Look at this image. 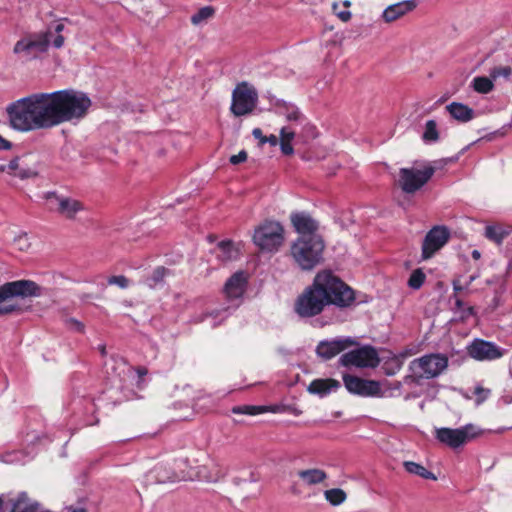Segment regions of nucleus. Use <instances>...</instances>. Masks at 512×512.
Returning a JSON list of instances; mask_svg holds the SVG:
<instances>
[{
    "label": "nucleus",
    "instance_id": "obj_46",
    "mask_svg": "<svg viewBox=\"0 0 512 512\" xmlns=\"http://www.w3.org/2000/svg\"><path fill=\"white\" fill-rule=\"evenodd\" d=\"M263 409H265V413L266 412H271V413H284V412H286V406L285 405H280V404H275V405H270V406H263Z\"/></svg>",
    "mask_w": 512,
    "mask_h": 512
},
{
    "label": "nucleus",
    "instance_id": "obj_33",
    "mask_svg": "<svg viewBox=\"0 0 512 512\" xmlns=\"http://www.w3.org/2000/svg\"><path fill=\"white\" fill-rule=\"evenodd\" d=\"M215 13V10L211 6H205L200 8L196 13L191 16V23L193 25H200L203 22L211 18Z\"/></svg>",
    "mask_w": 512,
    "mask_h": 512
},
{
    "label": "nucleus",
    "instance_id": "obj_29",
    "mask_svg": "<svg viewBox=\"0 0 512 512\" xmlns=\"http://www.w3.org/2000/svg\"><path fill=\"white\" fill-rule=\"evenodd\" d=\"M485 237L497 244H501L504 238L508 235V231L504 230L499 225H488L485 228Z\"/></svg>",
    "mask_w": 512,
    "mask_h": 512
},
{
    "label": "nucleus",
    "instance_id": "obj_49",
    "mask_svg": "<svg viewBox=\"0 0 512 512\" xmlns=\"http://www.w3.org/2000/svg\"><path fill=\"white\" fill-rule=\"evenodd\" d=\"M333 10L336 15L344 22H347L351 19V12L348 10L337 12V4L333 5Z\"/></svg>",
    "mask_w": 512,
    "mask_h": 512
},
{
    "label": "nucleus",
    "instance_id": "obj_45",
    "mask_svg": "<svg viewBox=\"0 0 512 512\" xmlns=\"http://www.w3.org/2000/svg\"><path fill=\"white\" fill-rule=\"evenodd\" d=\"M67 323V326L70 328V329H73L75 331H78V332H83L84 331V325L83 323H81L80 321H78L77 319H74V318H70L66 321Z\"/></svg>",
    "mask_w": 512,
    "mask_h": 512
},
{
    "label": "nucleus",
    "instance_id": "obj_60",
    "mask_svg": "<svg viewBox=\"0 0 512 512\" xmlns=\"http://www.w3.org/2000/svg\"><path fill=\"white\" fill-rule=\"evenodd\" d=\"M63 29H64V25L59 23L55 27V32L60 33V32H62Z\"/></svg>",
    "mask_w": 512,
    "mask_h": 512
},
{
    "label": "nucleus",
    "instance_id": "obj_52",
    "mask_svg": "<svg viewBox=\"0 0 512 512\" xmlns=\"http://www.w3.org/2000/svg\"><path fill=\"white\" fill-rule=\"evenodd\" d=\"M11 146V142L0 136V150H9Z\"/></svg>",
    "mask_w": 512,
    "mask_h": 512
},
{
    "label": "nucleus",
    "instance_id": "obj_47",
    "mask_svg": "<svg viewBox=\"0 0 512 512\" xmlns=\"http://www.w3.org/2000/svg\"><path fill=\"white\" fill-rule=\"evenodd\" d=\"M280 149L285 155H292L294 152L291 142L288 141H280Z\"/></svg>",
    "mask_w": 512,
    "mask_h": 512
},
{
    "label": "nucleus",
    "instance_id": "obj_2",
    "mask_svg": "<svg viewBox=\"0 0 512 512\" xmlns=\"http://www.w3.org/2000/svg\"><path fill=\"white\" fill-rule=\"evenodd\" d=\"M355 301L354 291L330 270L318 272L311 285L295 300L294 312L301 319L321 314L325 307H348Z\"/></svg>",
    "mask_w": 512,
    "mask_h": 512
},
{
    "label": "nucleus",
    "instance_id": "obj_41",
    "mask_svg": "<svg viewBox=\"0 0 512 512\" xmlns=\"http://www.w3.org/2000/svg\"><path fill=\"white\" fill-rule=\"evenodd\" d=\"M107 283L109 285H117L122 289H126L130 285V281L124 275L111 276L108 278Z\"/></svg>",
    "mask_w": 512,
    "mask_h": 512
},
{
    "label": "nucleus",
    "instance_id": "obj_28",
    "mask_svg": "<svg viewBox=\"0 0 512 512\" xmlns=\"http://www.w3.org/2000/svg\"><path fill=\"white\" fill-rule=\"evenodd\" d=\"M404 467L407 472L417 475V476H420L423 479H432V480L436 479L435 475L432 472H430L424 466H422L416 462L406 461V462H404Z\"/></svg>",
    "mask_w": 512,
    "mask_h": 512
},
{
    "label": "nucleus",
    "instance_id": "obj_19",
    "mask_svg": "<svg viewBox=\"0 0 512 512\" xmlns=\"http://www.w3.org/2000/svg\"><path fill=\"white\" fill-rule=\"evenodd\" d=\"M349 344V339L322 340L316 347V354L324 360H329L344 351Z\"/></svg>",
    "mask_w": 512,
    "mask_h": 512
},
{
    "label": "nucleus",
    "instance_id": "obj_53",
    "mask_svg": "<svg viewBox=\"0 0 512 512\" xmlns=\"http://www.w3.org/2000/svg\"><path fill=\"white\" fill-rule=\"evenodd\" d=\"M32 175V172L29 170H19L14 173V176L20 177L22 179L28 178Z\"/></svg>",
    "mask_w": 512,
    "mask_h": 512
},
{
    "label": "nucleus",
    "instance_id": "obj_21",
    "mask_svg": "<svg viewBox=\"0 0 512 512\" xmlns=\"http://www.w3.org/2000/svg\"><path fill=\"white\" fill-rule=\"evenodd\" d=\"M273 106L279 115H283L289 122H300L303 118L300 110L292 103L282 99H275Z\"/></svg>",
    "mask_w": 512,
    "mask_h": 512
},
{
    "label": "nucleus",
    "instance_id": "obj_8",
    "mask_svg": "<svg viewBox=\"0 0 512 512\" xmlns=\"http://www.w3.org/2000/svg\"><path fill=\"white\" fill-rule=\"evenodd\" d=\"M257 103V90L247 82H241L232 92L230 110L237 117L249 115L254 111Z\"/></svg>",
    "mask_w": 512,
    "mask_h": 512
},
{
    "label": "nucleus",
    "instance_id": "obj_36",
    "mask_svg": "<svg viewBox=\"0 0 512 512\" xmlns=\"http://www.w3.org/2000/svg\"><path fill=\"white\" fill-rule=\"evenodd\" d=\"M425 142H435L438 140L437 124L434 120H428L425 125V131L422 136Z\"/></svg>",
    "mask_w": 512,
    "mask_h": 512
},
{
    "label": "nucleus",
    "instance_id": "obj_23",
    "mask_svg": "<svg viewBox=\"0 0 512 512\" xmlns=\"http://www.w3.org/2000/svg\"><path fill=\"white\" fill-rule=\"evenodd\" d=\"M446 110L453 119L462 123H466L474 118V110L460 102L448 104Z\"/></svg>",
    "mask_w": 512,
    "mask_h": 512
},
{
    "label": "nucleus",
    "instance_id": "obj_61",
    "mask_svg": "<svg viewBox=\"0 0 512 512\" xmlns=\"http://www.w3.org/2000/svg\"><path fill=\"white\" fill-rule=\"evenodd\" d=\"M69 512H86L83 508H69Z\"/></svg>",
    "mask_w": 512,
    "mask_h": 512
},
{
    "label": "nucleus",
    "instance_id": "obj_39",
    "mask_svg": "<svg viewBox=\"0 0 512 512\" xmlns=\"http://www.w3.org/2000/svg\"><path fill=\"white\" fill-rule=\"evenodd\" d=\"M14 245L19 251L26 252L31 248V241L26 233H22L15 237Z\"/></svg>",
    "mask_w": 512,
    "mask_h": 512
},
{
    "label": "nucleus",
    "instance_id": "obj_13",
    "mask_svg": "<svg viewBox=\"0 0 512 512\" xmlns=\"http://www.w3.org/2000/svg\"><path fill=\"white\" fill-rule=\"evenodd\" d=\"M339 363L344 367H376L379 363L377 351L371 346H363L344 353Z\"/></svg>",
    "mask_w": 512,
    "mask_h": 512
},
{
    "label": "nucleus",
    "instance_id": "obj_64",
    "mask_svg": "<svg viewBox=\"0 0 512 512\" xmlns=\"http://www.w3.org/2000/svg\"><path fill=\"white\" fill-rule=\"evenodd\" d=\"M8 172V168L6 164L0 165V172Z\"/></svg>",
    "mask_w": 512,
    "mask_h": 512
},
{
    "label": "nucleus",
    "instance_id": "obj_3",
    "mask_svg": "<svg viewBox=\"0 0 512 512\" xmlns=\"http://www.w3.org/2000/svg\"><path fill=\"white\" fill-rule=\"evenodd\" d=\"M324 249L320 235L299 236L292 242L290 254L301 270L311 271L323 262Z\"/></svg>",
    "mask_w": 512,
    "mask_h": 512
},
{
    "label": "nucleus",
    "instance_id": "obj_48",
    "mask_svg": "<svg viewBox=\"0 0 512 512\" xmlns=\"http://www.w3.org/2000/svg\"><path fill=\"white\" fill-rule=\"evenodd\" d=\"M7 165L8 172L12 175L18 171L19 168V158L15 157L12 160L9 161Z\"/></svg>",
    "mask_w": 512,
    "mask_h": 512
},
{
    "label": "nucleus",
    "instance_id": "obj_62",
    "mask_svg": "<svg viewBox=\"0 0 512 512\" xmlns=\"http://www.w3.org/2000/svg\"><path fill=\"white\" fill-rule=\"evenodd\" d=\"M401 386H402V385H401V382H398V381H397V382H395V383L393 384V386L391 387V389L400 390Z\"/></svg>",
    "mask_w": 512,
    "mask_h": 512
},
{
    "label": "nucleus",
    "instance_id": "obj_11",
    "mask_svg": "<svg viewBox=\"0 0 512 512\" xmlns=\"http://www.w3.org/2000/svg\"><path fill=\"white\" fill-rule=\"evenodd\" d=\"M346 389L355 395L362 397H385L388 396L382 384L375 380H366L357 376L346 374L343 376Z\"/></svg>",
    "mask_w": 512,
    "mask_h": 512
},
{
    "label": "nucleus",
    "instance_id": "obj_20",
    "mask_svg": "<svg viewBox=\"0 0 512 512\" xmlns=\"http://www.w3.org/2000/svg\"><path fill=\"white\" fill-rule=\"evenodd\" d=\"M340 386V382L335 379H315L309 384L307 391L319 397H325L337 391Z\"/></svg>",
    "mask_w": 512,
    "mask_h": 512
},
{
    "label": "nucleus",
    "instance_id": "obj_6",
    "mask_svg": "<svg viewBox=\"0 0 512 512\" xmlns=\"http://www.w3.org/2000/svg\"><path fill=\"white\" fill-rule=\"evenodd\" d=\"M284 234L285 230L280 222L265 220L255 228L252 240L260 250L275 253L284 243Z\"/></svg>",
    "mask_w": 512,
    "mask_h": 512
},
{
    "label": "nucleus",
    "instance_id": "obj_4",
    "mask_svg": "<svg viewBox=\"0 0 512 512\" xmlns=\"http://www.w3.org/2000/svg\"><path fill=\"white\" fill-rule=\"evenodd\" d=\"M448 367V357L442 353H429L412 360L409 364L410 375L405 383L419 384L421 380L433 379L441 375Z\"/></svg>",
    "mask_w": 512,
    "mask_h": 512
},
{
    "label": "nucleus",
    "instance_id": "obj_58",
    "mask_svg": "<svg viewBox=\"0 0 512 512\" xmlns=\"http://www.w3.org/2000/svg\"><path fill=\"white\" fill-rule=\"evenodd\" d=\"M453 289L454 292L457 293L459 291H462L464 288L458 282H453Z\"/></svg>",
    "mask_w": 512,
    "mask_h": 512
},
{
    "label": "nucleus",
    "instance_id": "obj_5",
    "mask_svg": "<svg viewBox=\"0 0 512 512\" xmlns=\"http://www.w3.org/2000/svg\"><path fill=\"white\" fill-rule=\"evenodd\" d=\"M41 288L31 280H17L0 286V315H7L18 310L12 301L16 297L39 296Z\"/></svg>",
    "mask_w": 512,
    "mask_h": 512
},
{
    "label": "nucleus",
    "instance_id": "obj_27",
    "mask_svg": "<svg viewBox=\"0 0 512 512\" xmlns=\"http://www.w3.org/2000/svg\"><path fill=\"white\" fill-rule=\"evenodd\" d=\"M228 468L219 462H213L207 475L203 476L208 482H218L226 477Z\"/></svg>",
    "mask_w": 512,
    "mask_h": 512
},
{
    "label": "nucleus",
    "instance_id": "obj_54",
    "mask_svg": "<svg viewBox=\"0 0 512 512\" xmlns=\"http://www.w3.org/2000/svg\"><path fill=\"white\" fill-rule=\"evenodd\" d=\"M286 412H290L295 416H299L302 414V411L300 409H298L296 407H290V406H286Z\"/></svg>",
    "mask_w": 512,
    "mask_h": 512
},
{
    "label": "nucleus",
    "instance_id": "obj_25",
    "mask_svg": "<svg viewBox=\"0 0 512 512\" xmlns=\"http://www.w3.org/2000/svg\"><path fill=\"white\" fill-rule=\"evenodd\" d=\"M39 504L32 502L25 492H21L12 503L11 512H37Z\"/></svg>",
    "mask_w": 512,
    "mask_h": 512
},
{
    "label": "nucleus",
    "instance_id": "obj_34",
    "mask_svg": "<svg viewBox=\"0 0 512 512\" xmlns=\"http://www.w3.org/2000/svg\"><path fill=\"white\" fill-rule=\"evenodd\" d=\"M452 299H454V312L459 314L461 320H466L470 316L473 315L472 307H465L464 302L455 294Z\"/></svg>",
    "mask_w": 512,
    "mask_h": 512
},
{
    "label": "nucleus",
    "instance_id": "obj_15",
    "mask_svg": "<svg viewBox=\"0 0 512 512\" xmlns=\"http://www.w3.org/2000/svg\"><path fill=\"white\" fill-rule=\"evenodd\" d=\"M450 232L445 226L433 227L425 236L422 244V258L429 259L449 240Z\"/></svg>",
    "mask_w": 512,
    "mask_h": 512
},
{
    "label": "nucleus",
    "instance_id": "obj_43",
    "mask_svg": "<svg viewBox=\"0 0 512 512\" xmlns=\"http://www.w3.org/2000/svg\"><path fill=\"white\" fill-rule=\"evenodd\" d=\"M295 137V131L291 127H283L280 130V141L291 142Z\"/></svg>",
    "mask_w": 512,
    "mask_h": 512
},
{
    "label": "nucleus",
    "instance_id": "obj_26",
    "mask_svg": "<svg viewBox=\"0 0 512 512\" xmlns=\"http://www.w3.org/2000/svg\"><path fill=\"white\" fill-rule=\"evenodd\" d=\"M217 258L223 262L234 260L238 257V250L234 247L232 241L224 240L217 245Z\"/></svg>",
    "mask_w": 512,
    "mask_h": 512
},
{
    "label": "nucleus",
    "instance_id": "obj_51",
    "mask_svg": "<svg viewBox=\"0 0 512 512\" xmlns=\"http://www.w3.org/2000/svg\"><path fill=\"white\" fill-rule=\"evenodd\" d=\"M64 44V37L62 35H57L53 42H52V45L55 47V48H61Z\"/></svg>",
    "mask_w": 512,
    "mask_h": 512
},
{
    "label": "nucleus",
    "instance_id": "obj_42",
    "mask_svg": "<svg viewBox=\"0 0 512 512\" xmlns=\"http://www.w3.org/2000/svg\"><path fill=\"white\" fill-rule=\"evenodd\" d=\"M474 394L476 395V403L479 405L483 403L490 395V390L483 388L482 386H476L474 390Z\"/></svg>",
    "mask_w": 512,
    "mask_h": 512
},
{
    "label": "nucleus",
    "instance_id": "obj_44",
    "mask_svg": "<svg viewBox=\"0 0 512 512\" xmlns=\"http://www.w3.org/2000/svg\"><path fill=\"white\" fill-rule=\"evenodd\" d=\"M247 160V152L245 150H241L238 154L232 155L229 159L230 163L233 165L240 164Z\"/></svg>",
    "mask_w": 512,
    "mask_h": 512
},
{
    "label": "nucleus",
    "instance_id": "obj_56",
    "mask_svg": "<svg viewBox=\"0 0 512 512\" xmlns=\"http://www.w3.org/2000/svg\"><path fill=\"white\" fill-rule=\"evenodd\" d=\"M136 372H137L139 378H142L143 376H145L147 374V369L145 367H138L136 369Z\"/></svg>",
    "mask_w": 512,
    "mask_h": 512
},
{
    "label": "nucleus",
    "instance_id": "obj_18",
    "mask_svg": "<svg viewBox=\"0 0 512 512\" xmlns=\"http://www.w3.org/2000/svg\"><path fill=\"white\" fill-rule=\"evenodd\" d=\"M417 0H404L389 5L382 12V19L386 23H392L416 9Z\"/></svg>",
    "mask_w": 512,
    "mask_h": 512
},
{
    "label": "nucleus",
    "instance_id": "obj_24",
    "mask_svg": "<svg viewBox=\"0 0 512 512\" xmlns=\"http://www.w3.org/2000/svg\"><path fill=\"white\" fill-rule=\"evenodd\" d=\"M298 476L308 486L320 484L328 477L324 470L318 468L300 470Z\"/></svg>",
    "mask_w": 512,
    "mask_h": 512
},
{
    "label": "nucleus",
    "instance_id": "obj_35",
    "mask_svg": "<svg viewBox=\"0 0 512 512\" xmlns=\"http://www.w3.org/2000/svg\"><path fill=\"white\" fill-rule=\"evenodd\" d=\"M232 413L254 416L265 413V409H263V406L242 405L233 407Z\"/></svg>",
    "mask_w": 512,
    "mask_h": 512
},
{
    "label": "nucleus",
    "instance_id": "obj_32",
    "mask_svg": "<svg viewBox=\"0 0 512 512\" xmlns=\"http://www.w3.org/2000/svg\"><path fill=\"white\" fill-rule=\"evenodd\" d=\"M324 497L331 505L338 506L346 500L347 495L344 490L340 488H333L326 490L324 492Z\"/></svg>",
    "mask_w": 512,
    "mask_h": 512
},
{
    "label": "nucleus",
    "instance_id": "obj_30",
    "mask_svg": "<svg viewBox=\"0 0 512 512\" xmlns=\"http://www.w3.org/2000/svg\"><path fill=\"white\" fill-rule=\"evenodd\" d=\"M168 274V270L163 266L156 267L150 276L144 279V283L150 287L155 288L157 285L164 281L165 276Z\"/></svg>",
    "mask_w": 512,
    "mask_h": 512
},
{
    "label": "nucleus",
    "instance_id": "obj_12",
    "mask_svg": "<svg viewBox=\"0 0 512 512\" xmlns=\"http://www.w3.org/2000/svg\"><path fill=\"white\" fill-rule=\"evenodd\" d=\"M476 436V428L472 424L456 429L443 427L436 430L437 440L453 449L461 447Z\"/></svg>",
    "mask_w": 512,
    "mask_h": 512
},
{
    "label": "nucleus",
    "instance_id": "obj_50",
    "mask_svg": "<svg viewBox=\"0 0 512 512\" xmlns=\"http://www.w3.org/2000/svg\"><path fill=\"white\" fill-rule=\"evenodd\" d=\"M261 143H269L272 146H276L278 144V138L275 135H270L268 137L261 139Z\"/></svg>",
    "mask_w": 512,
    "mask_h": 512
},
{
    "label": "nucleus",
    "instance_id": "obj_55",
    "mask_svg": "<svg viewBox=\"0 0 512 512\" xmlns=\"http://www.w3.org/2000/svg\"><path fill=\"white\" fill-rule=\"evenodd\" d=\"M252 135L256 138V139H259L261 141V139L265 138V136L262 135V131L260 128H255L253 131H252Z\"/></svg>",
    "mask_w": 512,
    "mask_h": 512
},
{
    "label": "nucleus",
    "instance_id": "obj_10",
    "mask_svg": "<svg viewBox=\"0 0 512 512\" xmlns=\"http://www.w3.org/2000/svg\"><path fill=\"white\" fill-rule=\"evenodd\" d=\"M434 167L426 166L423 169L401 168L399 170V186L408 194L421 189L433 176Z\"/></svg>",
    "mask_w": 512,
    "mask_h": 512
},
{
    "label": "nucleus",
    "instance_id": "obj_63",
    "mask_svg": "<svg viewBox=\"0 0 512 512\" xmlns=\"http://www.w3.org/2000/svg\"><path fill=\"white\" fill-rule=\"evenodd\" d=\"M0 512H4V500L2 496H0Z\"/></svg>",
    "mask_w": 512,
    "mask_h": 512
},
{
    "label": "nucleus",
    "instance_id": "obj_22",
    "mask_svg": "<svg viewBox=\"0 0 512 512\" xmlns=\"http://www.w3.org/2000/svg\"><path fill=\"white\" fill-rule=\"evenodd\" d=\"M107 374L114 375L119 379H122L127 372L132 371L126 361L119 356H111L104 364Z\"/></svg>",
    "mask_w": 512,
    "mask_h": 512
},
{
    "label": "nucleus",
    "instance_id": "obj_7",
    "mask_svg": "<svg viewBox=\"0 0 512 512\" xmlns=\"http://www.w3.org/2000/svg\"><path fill=\"white\" fill-rule=\"evenodd\" d=\"M50 45V34L36 33L24 37L17 41L13 48V53L18 56L22 63H27L38 59L46 53Z\"/></svg>",
    "mask_w": 512,
    "mask_h": 512
},
{
    "label": "nucleus",
    "instance_id": "obj_31",
    "mask_svg": "<svg viewBox=\"0 0 512 512\" xmlns=\"http://www.w3.org/2000/svg\"><path fill=\"white\" fill-rule=\"evenodd\" d=\"M473 89L481 94H487L493 90V79L490 77L478 76L472 80Z\"/></svg>",
    "mask_w": 512,
    "mask_h": 512
},
{
    "label": "nucleus",
    "instance_id": "obj_17",
    "mask_svg": "<svg viewBox=\"0 0 512 512\" xmlns=\"http://www.w3.org/2000/svg\"><path fill=\"white\" fill-rule=\"evenodd\" d=\"M291 223L299 236L318 235V222L306 212H294L290 216Z\"/></svg>",
    "mask_w": 512,
    "mask_h": 512
},
{
    "label": "nucleus",
    "instance_id": "obj_59",
    "mask_svg": "<svg viewBox=\"0 0 512 512\" xmlns=\"http://www.w3.org/2000/svg\"><path fill=\"white\" fill-rule=\"evenodd\" d=\"M471 255H472V258L475 260H478L481 257V253L478 250H473Z\"/></svg>",
    "mask_w": 512,
    "mask_h": 512
},
{
    "label": "nucleus",
    "instance_id": "obj_40",
    "mask_svg": "<svg viewBox=\"0 0 512 512\" xmlns=\"http://www.w3.org/2000/svg\"><path fill=\"white\" fill-rule=\"evenodd\" d=\"M512 73L511 67L509 66H499L495 67L490 71V77L493 80H496L499 77L509 78Z\"/></svg>",
    "mask_w": 512,
    "mask_h": 512
},
{
    "label": "nucleus",
    "instance_id": "obj_9",
    "mask_svg": "<svg viewBox=\"0 0 512 512\" xmlns=\"http://www.w3.org/2000/svg\"><path fill=\"white\" fill-rule=\"evenodd\" d=\"M45 205L50 212L72 220L75 219L78 212L84 209L83 204L77 199L59 195L56 192H47L44 194Z\"/></svg>",
    "mask_w": 512,
    "mask_h": 512
},
{
    "label": "nucleus",
    "instance_id": "obj_38",
    "mask_svg": "<svg viewBox=\"0 0 512 512\" xmlns=\"http://www.w3.org/2000/svg\"><path fill=\"white\" fill-rule=\"evenodd\" d=\"M228 316V308L222 310H216L209 313H204L201 316L195 318V322H203L207 318H212L213 320L220 317V322L223 321Z\"/></svg>",
    "mask_w": 512,
    "mask_h": 512
},
{
    "label": "nucleus",
    "instance_id": "obj_37",
    "mask_svg": "<svg viewBox=\"0 0 512 512\" xmlns=\"http://www.w3.org/2000/svg\"><path fill=\"white\" fill-rule=\"evenodd\" d=\"M425 274L421 269H416L412 272L408 280V286L414 290H418L424 284Z\"/></svg>",
    "mask_w": 512,
    "mask_h": 512
},
{
    "label": "nucleus",
    "instance_id": "obj_14",
    "mask_svg": "<svg viewBox=\"0 0 512 512\" xmlns=\"http://www.w3.org/2000/svg\"><path fill=\"white\" fill-rule=\"evenodd\" d=\"M504 350L495 343L480 338L467 345V354L477 361H493L503 356Z\"/></svg>",
    "mask_w": 512,
    "mask_h": 512
},
{
    "label": "nucleus",
    "instance_id": "obj_16",
    "mask_svg": "<svg viewBox=\"0 0 512 512\" xmlns=\"http://www.w3.org/2000/svg\"><path fill=\"white\" fill-rule=\"evenodd\" d=\"M248 276L243 271L235 272L224 285L223 292L229 301L240 300L247 288Z\"/></svg>",
    "mask_w": 512,
    "mask_h": 512
},
{
    "label": "nucleus",
    "instance_id": "obj_57",
    "mask_svg": "<svg viewBox=\"0 0 512 512\" xmlns=\"http://www.w3.org/2000/svg\"><path fill=\"white\" fill-rule=\"evenodd\" d=\"M290 491L292 494L294 495H299L301 493V491L299 490L297 484H293L290 488Z\"/></svg>",
    "mask_w": 512,
    "mask_h": 512
},
{
    "label": "nucleus",
    "instance_id": "obj_1",
    "mask_svg": "<svg viewBox=\"0 0 512 512\" xmlns=\"http://www.w3.org/2000/svg\"><path fill=\"white\" fill-rule=\"evenodd\" d=\"M91 105L86 93L64 89L20 98L7 105L6 113L11 128L28 132L78 122L87 115Z\"/></svg>",
    "mask_w": 512,
    "mask_h": 512
}]
</instances>
